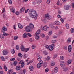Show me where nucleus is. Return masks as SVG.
Instances as JSON below:
<instances>
[{
	"mask_svg": "<svg viewBox=\"0 0 74 74\" xmlns=\"http://www.w3.org/2000/svg\"><path fill=\"white\" fill-rule=\"evenodd\" d=\"M11 52L12 54H14V53H15V50L12 49V50H11Z\"/></svg>",
	"mask_w": 74,
	"mask_h": 74,
	"instance_id": "bb28decb",
	"label": "nucleus"
},
{
	"mask_svg": "<svg viewBox=\"0 0 74 74\" xmlns=\"http://www.w3.org/2000/svg\"><path fill=\"white\" fill-rule=\"evenodd\" d=\"M64 8L66 10H68L69 9V6H67Z\"/></svg>",
	"mask_w": 74,
	"mask_h": 74,
	"instance_id": "58836bf2",
	"label": "nucleus"
},
{
	"mask_svg": "<svg viewBox=\"0 0 74 74\" xmlns=\"http://www.w3.org/2000/svg\"><path fill=\"white\" fill-rule=\"evenodd\" d=\"M0 74H4V72L2 71H0Z\"/></svg>",
	"mask_w": 74,
	"mask_h": 74,
	"instance_id": "338daca9",
	"label": "nucleus"
},
{
	"mask_svg": "<svg viewBox=\"0 0 74 74\" xmlns=\"http://www.w3.org/2000/svg\"><path fill=\"white\" fill-rule=\"evenodd\" d=\"M37 3L38 4H40L41 3V0H37Z\"/></svg>",
	"mask_w": 74,
	"mask_h": 74,
	"instance_id": "2f4dec72",
	"label": "nucleus"
},
{
	"mask_svg": "<svg viewBox=\"0 0 74 74\" xmlns=\"http://www.w3.org/2000/svg\"><path fill=\"white\" fill-rule=\"evenodd\" d=\"M41 66H42V64L38 63L37 65V67L38 69H39V68H40L41 67Z\"/></svg>",
	"mask_w": 74,
	"mask_h": 74,
	"instance_id": "2eb2a0df",
	"label": "nucleus"
},
{
	"mask_svg": "<svg viewBox=\"0 0 74 74\" xmlns=\"http://www.w3.org/2000/svg\"><path fill=\"white\" fill-rule=\"evenodd\" d=\"M60 58L61 60H63V59H64V57L63 56H61L60 57Z\"/></svg>",
	"mask_w": 74,
	"mask_h": 74,
	"instance_id": "603ef678",
	"label": "nucleus"
},
{
	"mask_svg": "<svg viewBox=\"0 0 74 74\" xmlns=\"http://www.w3.org/2000/svg\"><path fill=\"white\" fill-rule=\"evenodd\" d=\"M17 63H18V62H17V61H14L13 63L14 66H16V64H17Z\"/></svg>",
	"mask_w": 74,
	"mask_h": 74,
	"instance_id": "c756f323",
	"label": "nucleus"
},
{
	"mask_svg": "<svg viewBox=\"0 0 74 74\" xmlns=\"http://www.w3.org/2000/svg\"><path fill=\"white\" fill-rule=\"evenodd\" d=\"M54 73H56L57 72H58V68L55 67L54 68Z\"/></svg>",
	"mask_w": 74,
	"mask_h": 74,
	"instance_id": "dca6fc26",
	"label": "nucleus"
},
{
	"mask_svg": "<svg viewBox=\"0 0 74 74\" xmlns=\"http://www.w3.org/2000/svg\"><path fill=\"white\" fill-rule=\"evenodd\" d=\"M11 10L12 12L13 13H15V9H14V8H11Z\"/></svg>",
	"mask_w": 74,
	"mask_h": 74,
	"instance_id": "6ab92c4d",
	"label": "nucleus"
},
{
	"mask_svg": "<svg viewBox=\"0 0 74 74\" xmlns=\"http://www.w3.org/2000/svg\"><path fill=\"white\" fill-rule=\"evenodd\" d=\"M44 54H45L46 55H47V54H48V53H47V51H45L44 52Z\"/></svg>",
	"mask_w": 74,
	"mask_h": 74,
	"instance_id": "69168bd1",
	"label": "nucleus"
},
{
	"mask_svg": "<svg viewBox=\"0 0 74 74\" xmlns=\"http://www.w3.org/2000/svg\"><path fill=\"white\" fill-rule=\"evenodd\" d=\"M18 56H19V57H20V58H22V54L21 53H19L18 54Z\"/></svg>",
	"mask_w": 74,
	"mask_h": 74,
	"instance_id": "a19ab883",
	"label": "nucleus"
},
{
	"mask_svg": "<svg viewBox=\"0 0 74 74\" xmlns=\"http://www.w3.org/2000/svg\"><path fill=\"white\" fill-rule=\"evenodd\" d=\"M60 65L63 68V67H65V64L64 63V61L61 62L60 63Z\"/></svg>",
	"mask_w": 74,
	"mask_h": 74,
	"instance_id": "423d86ee",
	"label": "nucleus"
},
{
	"mask_svg": "<svg viewBox=\"0 0 74 74\" xmlns=\"http://www.w3.org/2000/svg\"><path fill=\"white\" fill-rule=\"evenodd\" d=\"M21 64V68H23V67H24V66H25V64Z\"/></svg>",
	"mask_w": 74,
	"mask_h": 74,
	"instance_id": "680f3d73",
	"label": "nucleus"
},
{
	"mask_svg": "<svg viewBox=\"0 0 74 74\" xmlns=\"http://www.w3.org/2000/svg\"><path fill=\"white\" fill-rule=\"evenodd\" d=\"M70 31L71 33H74V28H71V29Z\"/></svg>",
	"mask_w": 74,
	"mask_h": 74,
	"instance_id": "5701e85b",
	"label": "nucleus"
},
{
	"mask_svg": "<svg viewBox=\"0 0 74 74\" xmlns=\"http://www.w3.org/2000/svg\"><path fill=\"white\" fill-rule=\"evenodd\" d=\"M43 67H47V64H46L43 63Z\"/></svg>",
	"mask_w": 74,
	"mask_h": 74,
	"instance_id": "8fccbe9b",
	"label": "nucleus"
},
{
	"mask_svg": "<svg viewBox=\"0 0 74 74\" xmlns=\"http://www.w3.org/2000/svg\"><path fill=\"white\" fill-rule=\"evenodd\" d=\"M1 59L2 61H4V60H5V58H4V56H1Z\"/></svg>",
	"mask_w": 74,
	"mask_h": 74,
	"instance_id": "aec40b11",
	"label": "nucleus"
},
{
	"mask_svg": "<svg viewBox=\"0 0 74 74\" xmlns=\"http://www.w3.org/2000/svg\"><path fill=\"white\" fill-rule=\"evenodd\" d=\"M25 48L24 47L23 45H22L21 47V49L22 51H24Z\"/></svg>",
	"mask_w": 74,
	"mask_h": 74,
	"instance_id": "9b49d317",
	"label": "nucleus"
},
{
	"mask_svg": "<svg viewBox=\"0 0 74 74\" xmlns=\"http://www.w3.org/2000/svg\"><path fill=\"white\" fill-rule=\"evenodd\" d=\"M7 30V28L5 27H3L1 29L2 32H5Z\"/></svg>",
	"mask_w": 74,
	"mask_h": 74,
	"instance_id": "39448f33",
	"label": "nucleus"
},
{
	"mask_svg": "<svg viewBox=\"0 0 74 74\" xmlns=\"http://www.w3.org/2000/svg\"><path fill=\"white\" fill-rule=\"evenodd\" d=\"M23 57L24 58H26L27 57V54H24Z\"/></svg>",
	"mask_w": 74,
	"mask_h": 74,
	"instance_id": "37998d69",
	"label": "nucleus"
},
{
	"mask_svg": "<svg viewBox=\"0 0 74 74\" xmlns=\"http://www.w3.org/2000/svg\"><path fill=\"white\" fill-rule=\"evenodd\" d=\"M67 63L68 64H70L71 63V60H69L67 61Z\"/></svg>",
	"mask_w": 74,
	"mask_h": 74,
	"instance_id": "ea45409f",
	"label": "nucleus"
},
{
	"mask_svg": "<svg viewBox=\"0 0 74 74\" xmlns=\"http://www.w3.org/2000/svg\"><path fill=\"white\" fill-rule=\"evenodd\" d=\"M35 38L36 40H38L39 38V36H38V35L35 34Z\"/></svg>",
	"mask_w": 74,
	"mask_h": 74,
	"instance_id": "a211bd4d",
	"label": "nucleus"
},
{
	"mask_svg": "<svg viewBox=\"0 0 74 74\" xmlns=\"http://www.w3.org/2000/svg\"><path fill=\"white\" fill-rule=\"evenodd\" d=\"M0 38L1 39H2V38L3 39V38H4V36L3 34H0Z\"/></svg>",
	"mask_w": 74,
	"mask_h": 74,
	"instance_id": "ddd939ff",
	"label": "nucleus"
},
{
	"mask_svg": "<svg viewBox=\"0 0 74 74\" xmlns=\"http://www.w3.org/2000/svg\"><path fill=\"white\" fill-rule=\"evenodd\" d=\"M27 36V34H26L25 33H24L23 35V38H25Z\"/></svg>",
	"mask_w": 74,
	"mask_h": 74,
	"instance_id": "cd10ccee",
	"label": "nucleus"
},
{
	"mask_svg": "<svg viewBox=\"0 0 74 74\" xmlns=\"http://www.w3.org/2000/svg\"><path fill=\"white\" fill-rule=\"evenodd\" d=\"M11 72V70L10 69L7 72V74H10V73Z\"/></svg>",
	"mask_w": 74,
	"mask_h": 74,
	"instance_id": "79ce46f5",
	"label": "nucleus"
},
{
	"mask_svg": "<svg viewBox=\"0 0 74 74\" xmlns=\"http://www.w3.org/2000/svg\"><path fill=\"white\" fill-rule=\"evenodd\" d=\"M8 1L10 4H12V1H11V0H8Z\"/></svg>",
	"mask_w": 74,
	"mask_h": 74,
	"instance_id": "09e8293b",
	"label": "nucleus"
},
{
	"mask_svg": "<svg viewBox=\"0 0 74 74\" xmlns=\"http://www.w3.org/2000/svg\"><path fill=\"white\" fill-rule=\"evenodd\" d=\"M21 60V58H19L18 57L17 58V60H18V61H20Z\"/></svg>",
	"mask_w": 74,
	"mask_h": 74,
	"instance_id": "052dcab7",
	"label": "nucleus"
},
{
	"mask_svg": "<svg viewBox=\"0 0 74 74\" xmlns=\"http://www.w3.org/2000/svg\"><path fill=\"white\" fill-rule=\"evenodd\" d=\"M29 9H27L25 11V14H26V13H27V12H28V11H29Z\"/></svg>",
	"mask_w": 74,
	"mask_h": 74,
	"instance_id": "5fc2aeb1",
	"label": "nucleus"
},
{
	"mask_svg": "<svg viewBox=\"0 0 74 74\" xmlns=\"http://www.w3.org/2000/svg\"><path fill=\"white\" fill-rule=\"evenodd\" d=\"M3 35L4 36H5V37H6V36H7L8 35V34H7V33L3 32Z\"/></svg>",
	"mask_w": 74,
	"mask_h": 74,
	"instance_id": "7c9ffc66",
	"label": "nucleus"
},
{
	"mask_svg": "<svg viewBox=\"0 0 74 74\" xmlns=\"http://www.w3.org/2000/svg\"><path fill=\"white\" fill-rule=\"evenodd\" d=\"M65 26L66 29H69V25L67 23L66 24Z\"/></svg>",
	"mask_w": 74,
	"mask_h": 74,
	"instance_id": "72a5a7b5",
	"label": "nucleus"
},
{
	"mask_svg": "<svg viewBox=\"0 0 74 74\" xmlns=\"http://www.w3.org/2000/svg\"><path fill=\"white\" fill-rule=\"evenodd\" d=\"M39 64H43V61L42 60H40L39 61Z\"/></svg>",
	"mask_w": 74,
	"mask_h": 74,
	"instance_id": "49530a36",
	"label": "nucleus"
},
{
	"mask_svg": "<svg viewBox=\"0 0 74 74\" xmlns=\"http://www.w3.org/2000/svg\"><path fill=\"white\" fill-rule=\"evenodd\" d=\"M71 41V38H68L67 40V42H70Z\"/></svg>",
	"mask_w": 74,
	"mask_h": 74,
	"instance_id": "c85d7f7f",
	"label": "nucleus"
},
{
	"mask_svg": "<svg viewBox=\"0 0 74 74\" xmlns=\"http://www.w3.org/2000/svg\"><path fill=\"white\" fill-rule=\"evenodd\" d=\"M34 28V25L32 23H30L29 26H27L25 28V29L26 30V32L27 33H29L30 32V30L31 29H33Z\"/></svg>",
	"mask_w": 74,
	"mask_h": 74,
	"instance_id": "f03ea898",
	"label": "nucleus"
},
{
	"mask_svg": "<svg viewBox=\"0 0 74 74\" xmlns=\"http://www.w3.org/2000/svg\"><path fill=\"white\" fill-rule=\"evenodd\" d=\"M60 21L61 22H62V23H63L64 22V19H62V18H61L60 19Z\"/></svg>",
	"mask_w": 74,
	"mask_h": 74,
	"instance_id": "4d7b16f0",
	"label": "nucleus"
},
{
	"mask_svg": "<svg viewBox=\"0 0 74 74\" xmlns=\"http://www.w3.org/2000/svg\"><path fill=\"white\" fill-rule=\"evenodd\" d=\"M18 26L19 27V28H20V29H22L23 28V27L22 26V25H21L20 23H19L18 25Z\"/></svg>",
	"mask_w": 74,
	"mask_h": 74,
	"instance_id": "f8f14e48",
	"label": "nucleus"
},
{
	"mask_svg": "<svg viewBox=\"0 0 74 74\" xmlns=\"http://www.w3.org/2000/svg\"><path fill=\"white\" fill-rule=\"evenodd\" d=\"M15 58H12L10 59V60L11 61H14L15 60Z\"/></svg>",
	"mask_w": 74,
	"mask_h": 74,
	"instance_id": "de8ad7c7",
	"label": "nucleus"
},
{
	"mask_svg": "<svg viewBox=\"0 0 74 74\" xmlns=\"http://www.w3.org/2000/svg\"><path fill=\"white\" fill-rule=\"evenodd\" d=\"M57 56H58V55H57V54H54L53 56V59H55Z\"/></svg>",
	"mask_w": 74,
	"mask_h": 74,
	"instance_id": "a878e982",
	"label": "nucleus"
},
{
	"mask_svg": "<svg viewBox=\"0 0 74 74\" xmlns=\"http://www.w3.org/2000/svg\"><path fill=\"white\" fill-rule=\"evenodd\" d=\"M51 42L52 44H54V43H55V42H56V40H53L51 41Z\"/></svg>",
	"mask_w": 74,
	"mask_h": 74,
	"instance_id": "a18cd8bd",
	"label": "nucleus"
},
{
	"mask_svg": "<svg viewBox=\"0 0 74 74\" xmlns=\"http://www.w3.org/2000/svg\"><path fill=\"white\" fill-rule=\"evenodd\" d=\"M40 32H41V31L40 30H38L36 32V33H35V34H37L38 35L40 33Z\"/></svg>",
	"mask_w": 74,
	"mask_h": 74,
	"instance_id": "f3484780",
	"label": "nucleus"
},
{
	"mask_svg": "<svg viewBox=\"0 0 74 74\" xmlns=\"http://www.w3.org/2000/svg\"><path fill=\"white\" fill-rule=\"evenodd\" d=\"M29 69L30 70L32 71L33 70V66H31L29 67Z\"/></svg>",
	"mask_w": 74,
	"mask_h": 74,
	"instance_id": "4be33fe9",
	"label": "nucleus"
},
{
	"mask_svg": "<svg viewBox=\"0 0 74 74\" xmlns=\"http://www.w3.org/2000/svg\"><path fill=\"white\" fill-rule=\"evenodd\" d=\"M8 53V52H7V51H6L5 50H4L3 51V55H7Z\"/></svg>",
	"mask_w": 74,
	"mask_h": 74,
	"instance_id": "412c9836",
	"label": "nucleus"
},
{
	"mask_svg": "<svg viewBox=\"0 0 74 74\" xmlns=\"http://www.w3.org/2000/svg\"><path fill=\"white\" fill-rule=\"evenodd\" d=\"M16 70H17V71H18V70H19L20 69H21V68L20 67V66H18L16 67Z\"/></svg>",
	"mask_w": 74,
	"mask_h": 74,
	"instance_id": "4468645a",
	"label": "nucleus"
},
{
	"mask_svg": "<svg viewBox=\"0 0 74 74\" xmlns=\"http://www.w3.org/2000/svg\"><path fill=\"white\" fill-rule=\"evenodd\" d=\"M27 35L29 37H32V35H31V34H30V33H28L27 34Z\"/></svg>",
	"mask_w": 74,
	"mask_h": 74,
	"instance_id": "3c124183",
	"label": "nucleus"
},
{
	"mask_svg": "<svg viewBox=\"0 0 74 74\" xmlns=\"http://www.w3.org/2000/svg\"><path fill=\"white\" fill-rule=\"evenodd\" d=\"M16 48L17 50H19V46L18 45L16 46Z\"/></svg>",
	"mask_w": 74,
	"mask_h": 74,
	"instance_id": "0e129e2a",
	"label": "nucleus"
},
{
	"mask_svg": "<svg viewBox=\"0 0 74 74\" xmlns=\"http://www.w3.org/2000/svg\"><path fill=\"white\" fill-rule=\"evenodd\" d=\"M60 24V23L59 21H56L53 23V25H59Z\"/></svg>",
	"mask_w": 74,
	"mask_h": 74,
	"instance_id": "6e6552de",
	"label": "nucleus"
},
{
	"mask_svg": "<svg viewBox=\"0 0 74 74\" xmlns=\"http://www.w3.org/2000/svg\"><path fill=\"white\" fill-rule=\"evenodd\" d=\"M64 49L65 50H67V46H65L64 47Z\"/></svg>",
	"mask_w": 74,
	"mask_h": 74,
	"instance_id": "864d4df0",
	"label": "nucleus"
},
{
	"mask_svg": "<svg viewBox=\"0 0 74 74\" xmlns=\"http://www.w3.org/2000/svg\"><path fill=\"white\" fill-rule=\"evenodd\" d=\"M49 71V69H48V68H47L46 69H45V72H48V71Z\"/></svg>",
	"mask_w": 74,
	"mask_h": 74,
	"instance_id": "6e6d98bb",
	"label": "nucleus"
},
{
	"mask_svg": "<svg viewBox=\"0 0 74 74\" xmlns=\"http://www.w3.org/2000/svg\"><path fill=\"white\" fill-rule=\"evenodd\" d=\"M47 4H49V3H50V2H51V0H47Z\"/></svg>",
	"mask_w": 74,
	"mask_h": 74,
	"instance_id": "e433bc0d",
	"label": "nucleus"
},
{
	"mask_svg": "<svg viewBox=\"0 0 74 74\" xmlns=\"http://www.w3.org/2000/svg\"><path fill=\"white\" fill-rule=\"evenodd\" d=\"M28 14L32 18H35V20L37 19V17L38 16V14H37V13L34 9H30L29 11Z\"/></svg>",
	"mask_w": 74,
	"mask_h": 74,
	"instance_id": "f257e3e1",
	"label": "nucleus"
},
{
	"mask_svg": "<svg viewBox=\"0 0 74 74\" xmlns=\"http://www.w3.org/2000/svg\"><path fill=\"white\" fill-rule=\"evenodd\" d=\"M63 68V69H64V71H66L68 70V68L67 67H65L64 68L63 67V68Z\"/></svg>",
	"mask_w": 74,
	"mask_h": 74,
	"instance_id": "393cba45",
	"label": "nucleus"
},
{
	"mask_svg": "<svg viewBox=\"0 0 74 74\" xmlns=\"http://www.w3.org/2000/svg\"><path fill=\"white\" fill-rule=\"evenodd\" d=\"M72 7L73 8H74V3H72Z\"/></svg>",
	"mask_w": 74,
	"mask_h": 74,
	"instance_id": "774afa93",
	"label": "nucleus"
},
{
	"mask_svg": "<svg viewBox=\"0 0 74 74\" xmlns=\"http://www.w3.org/2000/svg\"><path fill=\"white\" fill-rule=\"evenodd\" d=\"M36 48V46H35V45H32V49H34V48Z\"/></svg>",
	"mask_w": 74,
	"mask_h": 74,
	"instance_id": "c03bdc74",
	"label": "nucleus"
},
{
	"mask_svg": "<svg viewBox=\"0 0 74 74\" xmlns=\"http://www.w3.org/2000/svg\"><path fill=\"white\" fill-rule=\"evenodd\" d=\"M49 29V27L48 26H45L43 27V30H45V31H48V29Z\"/></svg>",
	"mask_w": 74,
	"mask_h": 74,
	"instance_id": "0eeeda50",
	"label": "nucleus"
},
{
	"mask_svg": "<svg viewBox=\"0 0 74 74\" xmlns=\"http://www.w3.org/2000/svg\"><path fill=\"white\" fill-rule=\"evenodd\" d=\"M4 69L5 71H7V68L6 67L5 64H4Z\"/></svg>",
	"mask_w": 74,
	"mask_h": 74,
	"instance_id": "4c0bfd02",
	"label": "nucleus"
},
{
	"mask_svg": "<svg viewBox=\"0 0 74 74\" xmlns=\"http://www.w3.org/2000/svg\"><path fill=\"white\" fill-rule=\"evenodd\" d=\"M38 59H41V56H39L38 57Z\"/></svg>",
	"mask_w": 74,
	"mask_h": 74,
	"instance_id": "13d9d810",
	"label": "nucleus"
},
{
	"mask_svg": "<svg viewBox=\"0 0 74 74\" xmlns=\"http://www.w3.org/2000/svg\"><path fill=\"white\" fill-rule=\"evenodd\" d=\"M52 31H50L49 32L48 35L50 36V35H51V34H52Z\"/></svg>",
	"mask_w": 74,
	"mask_h": 74,
	"instance_id": "c9c22d12",
	"label": "nucleus"
},
{
	"mask_svg": "<svg viewBox=\"0 0 74 74\" xmlns=\"http://www.w3.org/2000/svg\"><path fill=\"white\" fill-rule=\"evenodd\" d=\"M15 14L17 15H18L19 14V12L18 11H17L16 12Z\"/></svg>",
	"mask_w": 74,
	"mask_h": 74,
	"instance_id": "bf43d9fd",
	"label": "nucleus"
},
{
	"mask_svg": "<svg viewBox=\"0 0 74 74\" xmlns=\"http://www.w3.org/2000/svg\"><path fill=\"white\" fill-rule=\"evenodd\" d=\"M68 50L69 52H70L71 51V45H70L68 46Z\"/></svg>",
	"mask_w": 74,
	"mask_h": 74,
	"instance_id": "1a4fd4ad",
	"label": "nucleus"
},
{
	"mask_svg": "<svg viewBox=\"0 0 74 74\" xmlns=\"http://www.w3.org/2000/svg\"><path fill=\"white\" fill-rule=\"evenodd\" d=\"M25 8L24 7L22 8L20 10V12L21 13H22V12H23L25 11Z\"/></svg>",
	"mask_w": 74,
	"mask_h": 74,
	"instance_id": "9d476101",
	"label": "nucleus"
},
{
	"mask_svg": "<svg viewBox=\"0 0 74 74\" xmlns=\"http://www.w3.org/2000/svg\"><path fill=\"white\" fill-rule=\"evenodd\" d=\"M3 19H5V18H6V15H5V14H3Z\"/></svg>",
	"mask_w": 74,
	"mask_h": 74,
	"instance_id": "e2e57ef3",
	"label": "nucleus"
},
{
	"mask_svg": "<svg viewBox=\"0 0 74 74\" xmlns=\"http://www.w3.org/2000/svg\"><path fill=\"white\" fill-rule=\"evenodd\" d=\"M29 50V48H27L26 49L25 48L24 52H27Z\"/></svg>",
	"mask_w": 74,
	"mask_h": 74,
	"instance_id": "b1692460",
	"label": "nucleus"
},
{
	"mask_svg": "<svg viewBox=\"0 0 74 74\" xmlns=\"http://www.w3.org/2000/svg\"><path fill=\"white\" fill-rule=\"evenodd\" d=\"M18 36H16L14 37V40H17V39H18Z\"/></svg>",
	"mask_w": 74,
	"mask_h": 74,
	"instance_id": "f704fd0d",
	"label": "nucleus"
},
{
	"mask_svg": "<svg viewBox=\"0 0 74 74\" xmlns=\"http://www.w3.org/2000/svg\"><path fill=\"white\" fill-rule=\"evenodd\" d=\"M44 19H47L48 20H50L51 19L52 17L51 16L49 15V14L48 13L46 14L43 17Z\"/></svg>",
	"mask_w": 74,
	"mask_h": 74,
	"instance_id": "7ed1b4c3",
	"label": "nucleus"
},
{
	"mask_svg": "<svg viewBox=\"0 0 74 74\" xmlns=\"http://www.w3.org/2000/svg\"><path fill=\"white\" fill-rule=\"evenodd\" d=\"M19 63L21 64H24L25 63L22 60H21L19 62Z\"/></svg>",
	"mask_w": 74,
	"mask_h": 74,
	"instance_id": "473e14b6",
	"label": "nucleus"
},
{
	"mask_svg": "<svg viewBox=\"0 0 74 74\" xmlns=\"http://www.w3.org/2000/svg\"><path fill=\"white\" fill-rule=\"evenodd\" d=\"M53 47H55V45H51L49 46V51H52L53 49Z\"/></svg>",
	"mask_w": 74,
	"mask_h": 74,
	"instance_id": "20e7f679",
	"label": "nucleus"
}]
</instances>
